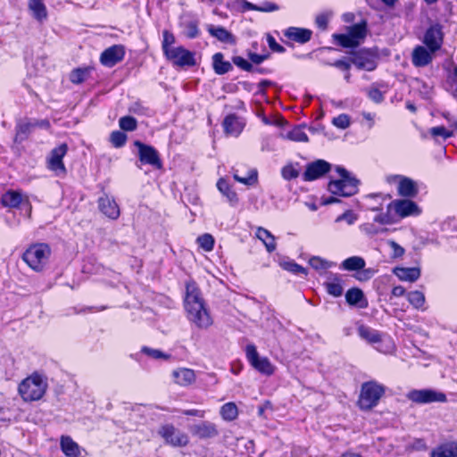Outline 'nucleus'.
Listing matches in <instances>:
<instances>
[{"instance_id":"obj_42","label":"nucleus","mask_w":457,"mask_h":457,"mask_svg":"<svg viewBox=\"0 0 457 457\" xmlns=\"http://www.w3.org/2000/svg\"><path fill=\"white\" fill-rule=\"evenodd\" d=\"M409 303L416 309L421 308L425 303V295L420 291L410 292L407 295Z\"/></svg>"},{"instance_id":"obj_48","label":"nucleus","mask_w":457,"mask_h":457,"mask_svg":"<svg viewBox=\"0 0 457 457\" xmlns=\"http://www.w3.org/2000/svg\"><path fill=\"white\" fill-rule=\"evenodd\" d=\"M141 352L153 359H169L170 355L158 349L144 346Z\"/></svg>"},{"instance_id":"obj_44","label":"nucleus","mask_w":457,"mask_h":457,"mask_svg":"<svg viewBox=\"0 0 457 457\" xmlns=\"http://www.w3.org/2000/svg\"><path fill=\"white\" fill-rule=\"evenodd\" d=\"M119 125L122 130L134 131L137 127V121L132 116H124L120 119Z\"/></svg>"},{"instance_id":"obj_9","label":"nucleus","mask_w":457,"mask_h":457,"mask_svg":"<svg viewBox=\"0 0 457 457\" xmlns=\"http://www.w3.org/2000/svg\"><path fill=\"white\" fill-rule=\"evenodd\" d=\"M159 435L165 440V443L174 447L186 446L188 436L186 433L177 429L173 425L168 424L161 427Z\"/></svg>"},{"instance_id":"obj_62","label":"nucleus","mask_w":457,"mask_h":457,"mask_svg":"<svg viewBox=\"0 0 457 457\" xmlns=\"http://www.w3.org/2000/svg\"><path fill=\"white\" fill-rule=\"evenodd\" d=\"M390 246L394 250L393 256L395 258L401 257L404 253V249L395 241H389Z\"/></svg>"},{"instance_id":"obj_59","label":"nucleus","mask_w":457,"mask_h":457,"mask_svg":"<svg viewBox=\"0 0 457 457\" xmlns=\"http://www.w3.org/2000/svg\"><path fill=\"white\" fill-rule=\"evenodd\" d=\"M315 22L320 29L325 30L328 27V16L325 13H320L316 17Z\"/></svg>"},{"instance_id":"obj_32","label":"nucleus","mask_w":457,"mask_h":457,"mask_svg":"<svg viewBox=\"0 0 457 457\" xmlns=\"http://www.w3.org/2000/svg\"><path fill=\"white\" fill-rule=\"evenodd\" d=\"M21 194L14 190L6 191L4 194H3L1 197V203L3 204V205L11 208L19 207L21 203Z\"/></svg>"},{"instance_id":"obj_33","label":"nucleus","mask_w":457,"mask_h":457,"mask_svg":"<svg viewBox=\"0 0 457 457\" xmlns=\"http://www.w3.org/2000/svg\"><path fill=\"white\" fill-rule=\"evenodd\" d=\"M256 237L262 240L269 253H272L276 249V243L274 236L264 228H258L256 230Z\"/></svg>"},{"instance_id":"obj_16","label":"nucleus","mask_w":457,"mask_h":457,"mask_svg":"<svg viewBox=\"0 0 457 457\" xmlns=\"http://www.w3.org/2000/svg\"><path fill=\"white\" fill-rule=\"evenodd\" d=\"M98 210L108 219L117 220L120 217V212L119 205L113 197L109 196L104 193L97 200Z\"/></svg>"},{"instance_id":"obj_29","label":"nucleus","mask_w":457,"mask_h":457,"mask_svg":"<svg viewBox=\"0 0 457 457\" xmlns=\"http://www.w3.org/2000/svg\"><path fill=\"white\" fill-rule=\"evenodd\" d=\"M430 457H457V443L448 442L433 449Z\"/></svg>"},{"instance_id":"obj_13","label":"nucleus","mask_w":457,"mask_h":457,"mask_svg":"<svg viewBox=\"0 0 457 457\" xmlns=\"http://www.w3.org/2000/svg\"><path fill=\"white\" fill-rule=\"evenodd\" d=\"M188 429L193 436L200 440L212 439L219 436L217 425L207 420L193 424Z\"/></svg>"},{"instance_id":"obj_50","label":"nucleus","mask_w":457,"mask_h":457,"mask_svg":"<svg viewBox=\"0 0 457 457\" xmlns=\"http://www.w3.org/2000/svg\"><path fill=\"white\" fill-rule=\"evenodd\" d=\"M127 141V136L121 131H113L111 134V142L115 147H121Z\"/></svg>"},{"instance_id":"obj_63","label":"nucleus","mask_w":457,"mask_h":457,"mask_svg":"<svg viewBox=\"0 0 457 457\" xmlns=\"http://www.w3.org/2000/svg\"><path fill=\"white\" fill-rule=\"evenodd\" d=\"M374 221H376V222H378L379 224H389V223H391V219H390L388 212L386 213H380V214L377 215L374 218Z\"/></svg>"},{"instance_id":"obj_46","label":"nucleus","mask_w":457,"mask_h":457,"mask_svg":"<svg viewBox=\"0 0 457 457\" xmlns=\"http://www.w3.org/2000/svg\"><path fill=\"white\" fill-rule=\"evenodd\" d=\"M197 243L204 251L209 252L213 249L214 238L210 234H204L197 237Z\"/></svg>"},{"instance_id":"obj_12","label":"nucleus","mask_w":457,"mask_h":457,"mask_svg":"<svg viewBox=\"0 0 457 457\" xmlns=\"http://www.w3.org/2000/svg\"><path fill=\"white\" fill-rule=\"evenodd\" d=\"M391 208H393L395 213L401 218L419 216L421 213L420 206L410 199L394 200L387 206L388 211Z\"/></svg>"},{"instance_id":"obj_56","label":"nucleus","mask_w":457,"mask_h":457,"mask_svg":"<svg viewBox=\"0 0 457 457\" xmlns=\"http://www.w3.org/2000/svg\"><path fill=\"white\" fill-rule=\"evenodd\" d=\"M357 220V216L352 211H346L336 219V222L345 220L348 224H353Z\"/></svg>"},{"instance_id":"obj_2","label":"nucleus","mask_w":457,"mask_h":457,"mask_svg":"<svg viewBox=\"0 0 457 457\" xmlns=\"http://www.w3.org/2000/svg\"><path fill=\"white\" fill-rule=\"evenodd\" d=\"M46 383L43 378L35 373L23 379L18 387L19 394L25 402L39 400L43 397L46 390Z\"/></svg>"},{"instance_id":"obj_25","label":"nucleus","mask_w":457,"mask_h":457,"mask_svg":"<svg viewBox=\"0 0 457 457\" xmlns=\"http://www.w3.org/2000/svg\"><path fill=\"white\" fill-rule=\"evenodd\" d=\"M312 32L308 29L290 27L285 30L284 36L290 40L295 41L300 44H304L310 41Z\"/></svg>"},{"instance_id":"obj_39","label":"nucleus","mask_w":457,"mask_h":457,"mask_svg":"<svg viewBox=\"0 0 457 457\" xmlns=\"http://www.w3.org/2000/svg\"><path fill=\"white\" fill-rule=\"evenodd\" d=\"M237 414V407L234 403H227L220 408V415L225 420H234Z\"/></svg>"},{"instance_id":"obj_37","label":"nucleus","mask_w":457,"mask_h":457,"mask_svg":"<svg viewBox=\"0 0 457 457\" xmlns=\"http://www.w3.org/2000/svg\"><path fill=\"white\" fill-rule=\"evenodd\" d=\"M331 164L325 160H316L307 164L305 170L307 172H325L330 171Z\"/></svg>"},{"instance_id":"obj_18","label":"nucleus","mask_w":457,"mask_h":457,"mask_svg":"<svg viewBox=\"0 0 457 457\" xmlns=\"http://www.w3.org/2000/svg\"><path fill=\"white\" fill-rule=\"evenodd\" d=\"M344 285L343 276L337 273H329L327 281L323 283L327 293L334 297H339L343 295Z\"/></svg>"},{"instance_id":"obj_54","label":"nucleus","mask_w":457,"mask_h":457,"mask_svg":"<svg viewBox=\"0 0 457 457\" xmlns=\"http://www.w3.org/2000/svg\"><path fill=\"white\" fill-rule=\"evenodd\" d=\"M199 35V29L196 22L189 21L186 25V36L188 38H195Z\"/></svg>"},{"instance_id":"obj_58","label":"nucleus","mask_w":457,"mask_h":457,"mask_svg":"<svg viewBox=\"0 0 457 457\" xmlns=\"http://www.w3.org/2000/svg\"><path fill=\"white\" fill-rule=\"evenodd\" d=\"M375 274V270L373 269H362L361 272L358 273L356 278L360 281H367L370 279Z\"/></svg>"},{"instance_id":"obj_11","label":"nucleus","mask_w":457,"mask_h":457,"mask_svg":"<svg viewBox=\"0 0 457 457\" xmlns=\"http://www.w3.org/2000/svg\"><path fill=\"white\" fill-rule=\"evenodd\" d=\"M164 55L169 61L172 62L174 65L179 67H191L195 65V54L183 46L174 47L167 51V54Z\"/></svg>"},{"instance_id":"obj_41","label":"nucleus","mask_w":457,"mask_h":457,"mask_svg":"<svg viewBox=\"0 0 457 457\" xmlns=\"http://www.w3.org/2000/svg\"><path fill=\"white\" fill-rule=\"evenodd\" d=\"M309 264L316 270H328L331 268L335 263L327 261L320 256H312L309 260Z\"/></svg>"},{"instance_id":"obj_10","label":"nucleus","mask_w":457,"mask_h":457,"mask_svg":"<svg viewBox=\"0 0 457 457\" xmlns=\"http://www.w3.org/2000/svg\"><path fill=\"white\" fill-rule=\"evenodd\" d=\"M350 61L359 70L371 71L377 68L376 54L368 49L352 52Z\"/></svg>"},{"instance_id":"obj_23","label":"nucleus","mask_w":457,"mask_h":457,"mask_svg":"<svg viewBox=\"0 0 457 457\" xmlns=\"http://www.w3.org/2000/svg\"><path fill=\"white\" fill-rule=\"evenodd\" d=\"M432 52L424 46H418L413 49L411 61L416 67H424L432 62Z\"/></svg>"},{"instance_id":"obj_35","label":"nucleus","mask_w":457,"mask_h":457,"mask_svg":"<svg viewBox=\"0 0 457 457\" xmlns=\"http://www.w3.org/2000/svg\"><path fill=\"white\" fill-rule=\"evenodd\" d=\"M365 267V261L360 256H352L345 259L341 263V268L345 270L358 271Z\"/></svg>"},{"instance_id":"obj_43","label":"nucleus","mask_w":457,"mask_h":457,"mask_svg":"<svg viewBox=\"0 0 457 457\" xmlns=\"http://www.w3.org/2000/svg\"><path fill=\"white\" fill-rule=\"evenodd\" d=\"M287 137L295 142H307L309 140L308 136L301 127L294 128L287 133Z\"/></svg>"},{"instance_id":"obj_55","label":"nucleus","mask_w":457,"mask_h":457,"mask_svg":"<svg viewBox=\"0 0 457 457\" xmlns=\"http://www.w3.org/2000/svg\"><path fill=\"white\" fill-rule=\"evenodd\" d=\"M267 43H268V46L270 48V50L273 52L284 53L286 51L285 47L282 46L281 45H279L278 43H277L274 37H272L270 34L267 35Z\"/></svg>"},{"instance_id":"obj_31","label":"nucleus","mask_w":457,"mask_h":457,"mask_svg":"<svg viewBox=\"0 0 457 457\" xmlns=\"http://www.w3.org/2000/svg\"><path fill=\"white\" fill-rule=\"evenodd\" d=\"M212 67L216 74L223 75L232 70V65L228 61H224L221 53H216L212 56Z\"/></svg>"},{"instance_id":"obj_14","label":"nucleus","mask_w":457,"mask_h":457,"mask_svg":"<svg viewBox=\"0 0 457 457\" xmlns=\"http://www.w3.org/2000/svg\"><path fill=\"white\" fill-rule=\"evenodd\" d=\"M135 145L138 149V155L141 162L150 164L157 170L162 169V162L158 152L153 146L143 144L139 141H136Z\"/></svg>"},{"instance_id":"obj_24","label":"nucleus","mask_w":457,"mask_h":457,"mask_svg":"<svg viewBox=\"0 0 457 457\" xmlns=\"http://www.w3.org/2000/svg\"><path fill=\"white\" fill-rule=\"evenodd\" d=\"M398 194L403 197H415L418 193L417 183L410 178L401 177L397 187Z\"/></svg>"},{"instance_id":"obj_30","label":"nucleus","mask_w":457,"mask_h":457,"mask_svg":"<svg viewBox=\"0 0 457 457\" xmlns=\"http://www.w3.org/2000/svg\"><path fill=\"white\" fill-rule=\"evenodd\" d=\"M394 274L403 281H416L420 276V270L419 268H403L396 267L394 269Z\"/></svg>"},{"instance_id":"obj_15","label":"nucleus","mask_w":457,"mask_h":457,"mask_svg":"<svg viewBox=\"0 0 457 457\" xmlns=\"http://www.w3.org/2000/svg\"><path fill=\"white\" fill-rule=\"evenodd\" d=\"M443 40L444 33L442 31V26L436 23L427 29L423 42L430 52L435 53L441 48Z\"/></svg>"},{"instance_id":"obj_17","label":"nucleus","mask_w":457,"mask_h":457,"mask_svg":"<svg viewBox=\"0 0 457 457\" xmlns=\"http://www.w3.org/2000/svg\"><path fill=\"white\" fill-rule=\"evenodd\" d=\"M125 55V49L121 45H114L105 49L100 56V62L106 67H112L120 62Z\"/></svg>"},{"instance_id":"obj_51","label":"nucleus","mask_w":457,"mask_h":457,"mask_svg":"<svg viewBox=\"0 0 457 457\" xmlns=\"http://www.w3.org/2000/svg\"><path fill=\"white\" fill-rule=\"evenodd\" d=\"M332 123L336 127L345 129L350 126V119L347 114L343 113L335 117Z\"/></svg>"},{"instance_id":"obj_1","label":"nucleus","mask_w":457,"mask_h":457,"mask_svg":"<svg viewBox=\"0 0 457 457\" xmlns=\"http://www.w3.org/2000/svg\"><path fill=\"white\" fill-rule=\"evenodd\" d=\"M184 305L188 320L197 328H208L212 324V319L205 306L201 290L194 280H188L186 283Z\"/></svg>"},{"instance_id":"obj_21","label":"nucleus","mask_w":457,"mask_h":457,"mask_svg":"<svg viewBox=\"0 0 457 457\" xmlns=\"http://www.w3.org/2000/svg\"><path fill=\"white\" fill-rule=\"evenodd\" d=\"M345 301L350 306H357L361 309L368 306V300L363 291L358 287H352L346 291Z\"/></svg>"},{"instance_id":"obj_19","label":"nucleus","mask_w":457,"mask_h":457,"mask_svg":"<svg viewBox=\"0 0 457 457\" xmlns=\"http://www.w3.org/2000/svg\"><path fill=\"white\" fill-rule=\"evenodd\" d=\"M68 146L66 144H61L59 146L54 148L50 153L48 159V168L52 170H61L65 171V167L62 162V158L66 154Z\"/></svg>"},{"instance_id":"obj_26","label":"nucleus","mask_w":457,"mask_h":457,"mask_svg":"<svg viewBox=\"0 0 457 457\" xmlns=\"http://www.w3.org/2000/svg\"><path fill=\"white\" fill-rule=\"evenodd\" d=\"M207 30L212 37L222 43L229 45H235L237 43L235 36L224 27L209 25Z\"/></svg>"},{"instance_id":"obj_53","label":"nucleus","mask_w":457,"mask_h":457,"mask_svg":"<svg viewBox=\"0 0 457 457\" xmlns=\"http://www.w3.org/2000/svg\"><path fill=\"white\" fill-rule=\"evenodd\" d=\"M430 133L433 137H442L448 138L453 136V131L446 129L444 126L434 127L430 129Z\"/></svg>"},{"instance_id":"obj_22","label":"nucleus","mask_w":457,"mask_h":457,"mask_svg":"<svg viewBox=\"0 0 457 457\" xmlns=\"http://www.w3.org/2000/svg\"><path fill=\"white\" fill-rule=\"evenodd\" d=\"M217 188L220 193L227 199L231 206H236L238 202V196L236 191L232 188V185L224 178H220L217 182Z\"/></svg>"},{"instance_id":"obj_57","label":"nucleus","mask_w":457,"mask_h":457,"mask_svg":"<svg viewBox=\"0 0 457 457\" xmlns=\"http://www.w3.org/2000/svg\"><path fill=\"white\" fill-rule=\"evenodd\" d=\"M369 97L375 103L379 104L384 100L383 93L377 87H370L368 91Z\"/></svg>"},{"instance_id":"obj_45","label":"nucleus","mask_w":457,"mask_h":457,"mask_svg":"<svg viewBox=\"0 0 457 457\" xmlns=\"http://www.w3.org/2000/svg\"><path fill=\"white\" fill-rule=\"evenodd\" d=\"M234 179L246 186H253L258 182V173H248L241 176L240 173H234Z\"/></svg>"},{"instance_id":"obj_6","label":"nucleus","mask_w":457,"mask_h":457,"mask_svg":"<svg viewBox=\"0 0 457 457\" xmlns=\"http://www.w3.org/2000/svg\"><path fill=\"white\" fill-rule=\"evenodd\" d=\"M367 35V25L365 21L357 23L348 29L347 34L334 35L335 39L343 47H355L360 45L361 40Z\"/></svg>"},{"instance_id":"obj_20","label":"nucleus","mask_w":457,"mask_h":457,"mask_svg":"<svg viewBox=\"0 0 457 457\" xmlns=\"http://www.w3.org/2000/svg\"><path fill=\"white\" fill-rule=\"evenodd\" d=\"M222 126L226 135L238 137L245 128V123L236 114H228L225 117Z\"/></svg>"},{"instance_id":"obj_52","label":"nucleus","mask_w":457,"mask_h":457,"mask_svg":"<svg viewBox=\"0 0 457 457\" xmlns=\"http://www.w3.org/2000/svg\"><path fill=\"white\" fill-rule=\"evenodd\" d=\"M235 65L239 67L240 69L245 71H253V67L252 63H250L248 61H246L245 58L241 56H235L232 59Z\"/></svg>"},{"instance_id":"obj_34","label":"nucleus","mask_w":457,"mask_h":457,"mask_svg":"<svg viewBox=\"0 0 457 457\" xmlns=\"http://www.w3.org/2000/svg\"><path fill=\"white\" fill-rule=\"evenodd\" d=\"M29 8L37 21H41L46 19L47 11L43 0H29Z\"/></svg>"},{"instance_id":"obj_36","label":"nucleus","mask_w":457,"mask_h":457,"mask_svg":"<svg viewBox=\"0 0 457 457\" xmlns=\"http://www.w3.org/2000/svg\"><path fill=\"white\" fill-rule=\"evenodd\" d=\"M358 334L362 339L370 343H378L381 341L380 334L377 330L364 325H361L358 328Z\"/></svg>"},{"instance_id":"obj_5","label":"nucleus","mask_w":457,"mask_h":457,"mask_svg":"<svg viewBox=\"0 0 457 457\" xmlns=\"http://www.w3.org/2000/svg\"><path fill=\"white\" fill-rule=\"evenodd\" d=\"M341 178L328 183V190L333 195L351 196L357 193L359 180L350 173H339Z\"/></svg>"},{"instance_id":"obj_64","label":"nucleus","mask_w":457,"mask_h":457,"mask_svg":"<svg viewBox=\"0 0 457 457\" xmlns=\"http://www.w3.org/2000/svg\"><path fill=\"white\" fill-rule=\"evenodd\" d=\"M35 127L34 123H29V122H27V123H22L19 126V129H18V136L21 135V134H28L30 132V129L31 128Z\"/></svg>"},{"instance_id":"obj_60","label":"nucleus","mask_w":457,"mask_h":457,"mask_svg":"<svg viewBox=\"0 0 457 457\" xmlns=\"http://www.w3.org/2000/svg\"><path fill=\"white\" fill-rule=\"evenodd\" d=\"M277 10H278V6L276 4L270 3V2H264L258 6L259 12H274Z\"/></svg>"},{"instance_id":"obj_8","label":"nucleus","mask_w":457,"mask_h":457,"mask_svg":"<svg viewBox=\"0 0 457 457\" xmlns=\"http://www.w3.org/2000/svg\"><path fill=\"white\" fill-rule=\"evenodd\" d=\"M245 353L250 364L259 372L270 376L274 372V366L267 357H260L256 347L253 345H248L245 348Z\"/></svg>"},{"instance_id":"obj_61","label":"nucleus","mask_w":457,"mask_h":457,"mask_svg":"<svg viewBox=\"0 0 457 457\" xmlns=\"http://www.w3.org/2000/svg\"><path fill=\"white\" fill-rule=\"evenodd\" d=\"M248 56H249V59L251 60V62L253 63L260 64L263 61L268 59L270 55L269 54H255V53H250Z\"/></svg>"},{"instance_id":"obj_7","label":"nucleus","mask_w":457,"mask_h":457,"mask_svg":"<svg viewBox=\"0 0 457 457\" xmlns=\"http://www.w3.org/2000/svg\"><path fill=\"white\" fill-rule=\"evenodd\" d=\"M407 398L418 404L445 403L447 401L445 394L434 389H413L408 393Z\"/></svg>"},{"instance_id":"obj_28","label":"nucleus","mask_w":457,"mask_h":457,"mask_svg":"<svg viewBox=\"0 0 457 457\" xmlns=\"http://www.w3.org/2000/svg\"><path fill=\"white\" fill-rule=\"evenodd\" d=\"M61 449L67 457L80 456L79 445L69 436H62L61 437Z\"/></svg>"},{"instance_id":"obj_49","label":"nucleus","mask_w":457,"mask_h":457,"mask_svg":"<svg viewBox=\"0 0 457 457\" xmlns=\"http://www.w3.org/2000/svg\"><path fill=\"white\" fill-rule=\"evenodd\" d=\"M162 51L163 54H166L167 51L172 49L171 45L175 42V37L172 33H170L169 30H164L162 32Z\"/></svg>"},{"instance_id":"obj_4","label":"nucleus","mask_w":457,"mask_h":457,"mask_svg":"<svg viewBox=\"0 0 457 457\" xmlns=\"http://www.w3.org/2000/svg\"><path fill=\"white\" fill-rule=\"evenodd\" d=\"M51 248L47 244L38 243L30 245L22 254V260L35 271H41L47 264Z\"/></svg>"},{"instance_id":"obj_40","label":"nucleus","mask_w":457,"mask_h":457,"mask_svg":"<svg viewBox=\"0 0 457 457\" xmlns=\"http://www.w3.org/2000/svg\"><path fill=\"white\" fill-rule=\"evenodd\" d=\"M89 71L88 68L75 69L70 74V80L74 84H80L87 79Z\"/></svg>"},{"instance_id":"obj_47","label":"nucleus","mask_w":457,"mask_h":457,"mask_svg":"<svg viewBox=\"0 0 457 457\" xmlns=\"http://www.w3.org/2000/svg\"><path fill=\"white\" fill-rule=\"evenodd\" d=\"M282 267L284 270L294 274L307 275V270L295 262H285L282 263Z\"/></svg>"},{"instance_id":"obj_38","label":"nucleus","mask_w":457,"mask_h":457,"mask_svg":"<svg viewBox=\"0 0 457 457\" xmlns=\"http://www.w3.org/2000/svg\"><path fill=\"white\" fill-rule=\"evenodd\" d=\"M325 173H282L284 179L291 181L301 176L303 181H313L320 179Z\"/></svg>"},{"instance_id":"obj_27","label":"nucleus","mask_w":457,"mask_h":457,"mask_svg":"<svg viewBox=\"0 0 457 457\" xmlns=\"http://www.w3.org/2000/svg\"><path fill=\"white\" fill-rule=\"evenodd\" d=\"M172 376L175 383L183 386H189L195 380L194 370L186 368L174 370Z\"/></svg>"},{"instance_id":"obj_3","label":"nucleus","mask_w":457,"mask_h":457,"mask_svg":"<svg viewBox=\"0 0 457 457\" xmlns=\"http://www.w3.org/2000/svg\"><path fill=\"white\" fill-rule=\"evenodd\" d=\"M386 387L377 381L370 380L361 385L358 405L361 410L369 411L378 404L385 394Z\"/></svg>"}]
</instances>
